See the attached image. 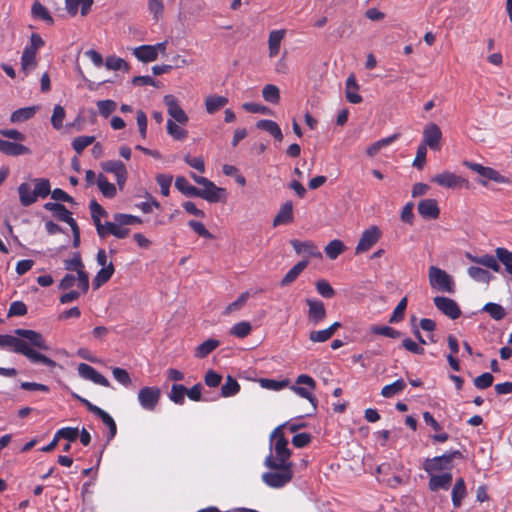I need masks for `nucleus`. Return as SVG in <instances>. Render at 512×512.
I'll list each match as a JSON object with an SVG mask.
<instances>
[{
	"instance_id": "1",
	"label": "nucleus",
	"mask_w": 512,
	"mask_h": 512,
	"mask_svg": "<svg viewBox=\"0 0 512 512\" xmlns=\"http://www.w3.org/2000/svg\"><path fill=\"white\" fill-rule=\"evenodd\" d=\"M13 335H0V347H9L15 353L25 356L31 363H40L54 369L57 363L46 355L36 351L48 350L49 346L43 335L35 330L18 328Z\"/></svg>"
},
{
	"instance_id": "2",
	"label": "nucleus",
	"mask_w": 512,
	"mask_h": 512,
	"mask_svg": "<svg viewBox=\"0 0 512 512\" xmlns=\"http://www.w3.org/2000/svg\"><path fill=\"white\" fill-rule=\"evenodd\" d=\"M265 466L271 470H278V472H266L262 475L263 482L271 488L284 487L293 477V465L274 462L272 453L266 457Z\"/></svg>"
},
{
	"instance_id": "3",
	"label": "nucleus",
	"mask_w": 512,
	"mask_h": 512,
	"mask_svg": "<svg viewBox=\"0 0 512 512\" xmlns=\"http://www.w3.org/2000/svg\"><path fill=\"white\" fill-rule=\"evenodd\" d=\"M0 135L13 140L0 139V152L7 156H21L31 154V150L21 142L25 141L26 136L16 129H1Z\"/></svg>"
},
{
	"instance_id": "4",
	"label": "nucleus",
	"mask_w": 512,
	"mask_h": 512,
	"mask_svg": "<svg viewBox=\"0 0 512 512\" xmlns=\"http://www.w3.org/2000/svg\"><path fill=\"white\" fill-rule=\"evenodd\" d=\"M282 428L283 425L275 428L270 437V442L274 447L275 453V455H273L274 462L293 465V463L290 461L291 450L288 448V440L286 439Z\"/></svg>"
},
{
	"instance_id": "5",
	"label": "nucleus",
	"mask_w": 512,
	"mask_h": 512,
	"mask_svg": "<svg viewBox=\"0 0 512 512\" xmlns=\"http://www.w3.org/2000/svg\"><path fill=\"white\" fill-rule=\"evenodd\" d=\"M462 454L458 450L446 452L440 456L427 458L423 463V469L432 475L435 472L450 470L453 467V460L461 458Z\"/></svg>"
},
{
	"instance_id": "6",
	"label": "nucleus",
	"mask_w": 512,
	"mask_h": 512,
	"mask_svg": "<svg viewBox=\"0 0 512 512\" xmlns=\"http://www.w3.org/2000/svg\"><path fill=\"white\" fill-rule=\"evenodd\" d=\"M428 277L429 284L433 289L450 294L455 292L454 280L445 270L431 266L429 268Z\"/></svg>"
},
{
	"instance_id": "7",
	"label": "nucleus",
	"mask_w": 512,
	"mask_h": 512,
	"mask_svg": "<svg viewBox=\"0 0 512 512\" xmlns=\"http://www.w3.org/2000/svg\"><path fill=\"white\" fill-rule=\"evenodd\" d=\"M316 388L315 380L307 375L301 374L296 378L295 384L291 386V390L298 396L307 399L313 406L314 411L317 408L318 400L312 391Z\"/></svg>"
},
{
	"instance_id": "8",
	"label": "nucleus",
	"mask_w": 512,
	"mask_h": 512,
	"mask_svg": "<svg viewBox=\"0 0 512 512\" xmlns=\"http://www.w3.org/2000/svg\"><path fill=\"white\" fill-rule=\"evenodd\" d=\"M64 267L68 271L77 272L78 288L82 291V294L87 293L89 289V277L84 270L80 254L76 253L73 258L65 260Z\"/></svg>"
},
{
	"instance_id": "9",
	"label": "nucleus",
	"mask_w": 512,
	"mask_h": 512,
	"mask_svg": "<svg viewBox=\"0 0 512 512\" xmlns=\"http://www.w3.org/2000/svg\"><path fill=\"white\" fill-rule=\"evenodd\" d=\"M430 181L441 187L449 189L469 187L468 180L449 171H444L440 174L434 175L433 177H431Z\"/></svg>"
},
{
	"instance_id": "10",
	"label": "nucleus",
	"mask_w": 512,
	"mask_h": 512,
	"mask_svg": "<svg viewBox=\"0 0 512 512\" xmlns=\"http://www.w3.org/2000/svg\"><path fill=\"white\" fill-rule=\"evenodd\" d=\"M161 397V390L158 387L145 386L138 392L140 406L146 411H154Z\"/></svg>"
},
{
	"instance_id": "11",
	"label": "nucleus",
	"mask_w": 512,
	"mask_h": 512,
	"mask_svg": "<svg viewBox=\"0 0 512 512\" xmlns=\"http://www.w3.org/2000/svg\"><path fill=\"white\" fill-rule=\"evenodd\" d=\"M101 168L107 173L114 174L117 185L122 191L127 181L128 172L125 164L120 160H108L101 163Z\"/></svg>"
},
{
	"instance_id": "12",
	"label": "nucleus",
	"mask_w": 512,
	"mask_h": 512,
	"mask_svg": "<svg viewBox=\"0 0 512 512\" xmlns=\"http://www.w3.org/2000/svg\"><path fill=\"white\" fill-rule=\"evenodd\" d=\"M382 232L377 226H371L364 230L355 248L356 254L370 250L381 238Z\"/></svg>"
},
{
	"instance_id": "13",
	"label": "nucleus",
	"mask_w": 512,
	"mask_h": 512,
	"mask_svg": "<svg viewBox=\"0 0 512 512\" xmlns=\"http://www.w3.org/2000/svg\"><path fill=\"white\" fill-rule=\"evenodd\" d=\"M442 132L439 126L435 123L427 124L423 129V141L420 145L429 147L433 151H440L441 149Z\"/></svg>"
},
{
	"instance_id": "14",
	"label": "nucleus",
	"mask_w": 512,
	"mask_h": 512,
	"mask_svg": "<svg viewBox=\"0 0 512 512\" xmlns=\"http://www.w3.org/2000/svg\"><path fill=\"white\" fill-rule=\"evenodd\" d=\"M433 302L435 307L450 319L455 320L461 316V309L455 300L444 296H436Z\"/></svg>"
},
{
	"instance_id": "15",
	"label": "nucleus",
	"mask_w": 512,
	"mask_h": 512,
	"mask_svg": "<svg viewBox=\"0 0 512 512\" xmlns=\"http://www.w3.org/2000/svg\"><path fill=\"white\" fill-rule=\"evenodd\" d=\"M44 209L53 212V215L62 222L67 223L71 230H76V220L72 217V213L65 207V205L57 202H47L44 204Z\"/></svg>"
},
{
	"instance_id": "16",
	"label": "nucleus",
	"mask_w": 512,
	"mask_h": 512,
	"mask_svg": "<svg viewBox=\"0 0 512 512\" xmlns=\"http://www.w3.org/2000/svg\"><path fill=\"white\" fill-rule=\"evenodd\" d=\"M164 103L167 106V112L171 118L175 120V122L185 125L189 118L185 111L179 104L178 99L174 95H166L164 96Z\"/></svg>"
},
{
	"instance_id": "17",
	"label": "nucleus",
	"mask_w": 512,
	"mask_h": 512,
	"mask_svg": "<svg viewBox=\"0 0 512 512\" xmlns=\"http://www.w3.org/2000/svg\"><path fill=\"white\" fill-rule=\"evenodd\" d=\"M78 373L79 375L87 380L92 381L95 384L109 387L110 383L106 377L100 374L94 367L86 363H80L78 365Z\"/></svg>"
},
{
	"instance_id": "18",
	"label": "nucleus",
	"mask_w": 512,
	"mask_h": 512,
	"mask_svg": "<svg viewBox=\"0 0 512 512\" xmlns=\"http://www.w3.org/2000/svg\"><path fill=\"white\" fill-rule=\"evenodd\" d=\"M89 208L96 232L98 236H103L105 223L101 222V217H107L108 213L96 200L90 201Z\"/></svg>"
},
{
	"instance_id": "19",
	"label": "nucleus",
	"mask_w": 512,
	"mask_h": 512,
	"mask_svg": "<svg viewBox=\"0 0 512 512\" xmlns=\"http://www.w3.org/2000/svg\"><path fill=\"white\" fill-rule=\"evenodd\" d=\"M306 304L309 307L308 318L314 324L322 322L326 317L325 305L322 301L316 299H306Z\"/></svg>"
},
{
	"instance_id": "20",
	"label": "nucleus",
	"mask_w": 512,
	"mask_h": 512,
	"mask_svg": "<svg viewBox=\"0 0 512 512\" xmlns=\"http://www.w3.org/2000/svg\"><path fill=\"white\" fill-rule=\"evenodd\" d=\"M418 213L424 219H437L440 214L438 203L435 199H423L418 203Z\"/></svg>"
},
{
	"instance_id": "21",
	"label": "nucleus",
	"mask_w": 512,
	"mask_h": 512,
	"mask_svg": "<svg viewBox=\"0 0 512 512\" xmlns=\"http://www.w3.org/2000/svg\"><path fill=\"white\" fill-rule=\"evenodd\" d=\"M466 258L469 261H471L475 264H478V265H482L486 268H489L494 272H500V270H501L499 260L496 257V255L493 256L490 254H484L481 256H475V255H472L471 253H466Z\"/></svg>"
},
{
	"instance_id": "22",
	"label": "nucleus",
	"mask_w": 512,
	"mask_h": 512,
	"mask_svg": "<svg viewBox=\"0 0 512 512\" xmlns=\"http://www.w3.org/2000/svg\"><path fill=\"white\" fill-rule=\"evenodd\" d=\"M224 192V189L217 187L212 181L209 180V183L203 185V189L198 188V193L196 197H200L208 202L216 203L221 199V193Z\"/></svg>"
},
{
	"instance_id": "23",
	"label": "nucleus",
	"mask_w": 512,
	"mask_h": 512,
	"mask_svg": "<svg viewBox=\"0 0 512 512\" xmlns=\"http://www.w3.org/2000/svg\"><path fill=\"white\" fill-rule=\"evenodd\" d=\"M294 215H293V203L292 201L288 200L285 203H283L276 214L274 220H273V226H279V225H285L293 222Z\"/></svg>"
},
{
	"instance_id": "24",
	"label": "nucleus",
	"mask_w": 512,
	"mask_h": 512,
	"mask_svg": "<svg viewBox=\"0 0 512 512\" xmlns=\"http://www.w3.org/2000/svg\"><path fill=\"white\" fill-rule=\"evenodd\" d=\"M290 244L298 255L305 254L308 257L321 256L317 246L312 241H299L297 239H292Z\"/></svg>"
},
{
	"instance_id": "25",
	"label": "nucleus",
	"mask_w": 512,
	"mask_h": 512,
	"mask_svg": "<svg viewBox=\"0 0 512 512\" xmlns=\"http://www.w3.org/2000/svg\"><path fill=\"white\" fill-rule=\"evenodd\" d=\"M429 479V489L431 491H438L440 489L448 490L452 484V474L450 472L443 473L441 475H435L434 473L430 475Z\"/></svg>"
},
{
	"instance_id": "26",
	"label": "nucleus",
	"mask_w": 512,
	"mask_h": 512,
	"mask_svg": "<svg viewBox=\"0 0 512 512\" xmlns=\"http://www.w3.org/2000/svg\"><path fill=\"white\" fill-rule=\"evenodd\" d=\"M286 35L285 29L272 30L268 37L269 57L274 58L280 52L281 42Z\"/></svg>"
},
{
	"instance_id": "27",
	"label": "nucleus",
	"mask_w": 512,
	"mask_h": 512,
	"mask_svg": "<svg viewBox=\"0 0 512 512\" xmlns=\"http://www.w3.org/2000/svg\"><path fill=\"white\" fill-rule=\"evenodd\" d=\"M308 264V259L301 260L297 264H295L282 278V280L280 281V286L286 287L291 285L299 277V275L306 269Z\"/></svg>"
},
{
	"instance_id": "28",
	"label": "nucleus",
	"mask_w": 512,
	"mask_h": 512,
	"mask_svg": "<svg viewBox=\"0 0 512 512\" xmlns=\"http://www.w3.org/2000/svg\"><path fill=\"white\" fill-rule=\"evenodd\" d=\"M359 85L356 77L351 74L346 80L345 96L346 99L352 104H358L362 102V96L358 94Z\"/></svg>"
},
{
	"instance_id": "29",
	"label": "nucleus",
	"mask_w": 512,
	"mask_h": 512,
	"mask_svg": "<svg viewBox=\"0 0 512 512\" xmlns=\"http://www.w3.org/2000/svg\"><path fill=\"white\" fill-rule=\"evenodd\" d=\"M229 102V99L221 95H209L205 98V109L208 114H215Z\"/></svg>"
},
{
	"instance_id": "30",
	"label": "nucleus",
	"mask_w": 512,
	"mask_h": 512,
	"mask_svg": "<svg viewBox=\"0 0 512 512\" xmlns=\"http://www.w3.org/2000/svg\"><path fill=\"white\" fill-rule=\"evenodd\" d=\"M466 484L463 478H458L452 488L451 498L454 508H459L466 497Z\"/></svg>"
},
{
	"instance_id": "31",
	"label": "nucleus",
	"mask_w": 512,
	"mask_h": 512,
	"mask_svg": "<svg viewBox=\"0 0 512 512\" xmlns=\"http://www.w3.org/2000/svg\"><path fill=\"white\" fill-rule=\"evenodd\" d=\"M130 233V229L120 226L119 224H115L110 221L105 222L104 235L99 236L102 239L107 238L109 235H113L118 239L126 238Z\"/></svg>"
},
{
	"instance_id": "32",
	"label": "nucleus",
	"mask_w": 512,
	"mask_h": 512,
	"mask_svg": "<svg viewBox=\"0 0 512 512\" xmlns=\"http://www.w3.org/2000/svg\"><path fill=\"white\" fill-rule=\"evenodd\" d=\"M38 110H39L38 106H29V107L19 108L11 114L10 121L12 123L25 122V121L33 118Z\"/></svg>"
},
{
	"instance_id": "33",
	"label": "nucleus",
	"mask_w": 512,
	"mask_h": 512,
	"mask_svg": "<svg viewBox=\"0 0 512 512\" xmlns=\"http://www.w3.org/2000/svg\"><path fill=\"white\" fill-rule=\"evenodd\" d=\"M256 127L258 129L268 132L277 141H282V139H283L282 131H281L279 125L275 121L268 120V119H262L257 122Z\"/></svg>"
},
{
	"instance_id": "34",
	"label": "nucleus",
	"mask_w": 512,
	"mask_h": 512,
	"mask_svg": "<svg viewBox=\"0 0 512 512\" xmlns=\"http://www.w3.org/2000/svg\"><path fill=\"white\" fill-rule=\"evenodd\" d=\"M400 137V134L399 133H394L392 134L391 136L389 137H386V138H383V139H380L376 142H374L373 144H371L367 150H366V153L369 157H374L376 156L379 151L387 146H389L390 144H392L394 141H396L398 138Z\"/></svg>"
},
{
	"instance_id": "35",
	"label": "nucleus",
	"mask_w": 512,
	"mask_h": 512,
	"mask_svg": "<svg viewBox=\"0 0 512 512\" xmlns=\"http://www.w3.org/2000/svg\"><path fill=\"white\" fill-rule=\"evenodd\" d=\"M97 186L102 195L108 199H112L117 194V188L113 183H110L106 176L99 174L97 176Z\"/></svg>"
},
{
	"instance_id": "36",
	"label": "nucleus",
	"mask_w": 512,
	"mask_h": 512,
	"mask_svg": "<svg viewBox=\"0 0 512 512\" xmlns=\"http://www.w3.org/2000/svg\"><path fill=\"white\" fill-rule=\"evenodd\" d=\"M19 200L22 206L28 207L36 202L34 190H31L30 184L21 183L18 187Z\"/></svg>"
},
{
	"instance_id": "37",
	"label": "nucleus",
	"mask_w": 512,
	"mask_h": 512,
	"mask_svg": "<svg viewBox=\"0 0 512 512\" xmlns=\"http://www.w3.org/2000/svg\"><path fill=\"white\" fill-rule=\"evenodd\" d=\"M134 55L142 62H152L157 59V52L152 45H141L135 48Z\"/></svg>"
},
{
	"instance_id": "38",
	"label": "nucleus",
	"mask_w": 512,
	"mask_h": 512,
	"mask_svg": "<svg viewBox=\"0 0 512 512\" xmlns=\"http://www.w3.org/2000/svg\"><path fill=\"white\" fill-rule=\"evenodd\" d=\"M31 14L34 19L41 20L49 25H52L54 22L50 12L41 2H34L31 8Z\"/></svg>"
},
{
	"instance_id": "39",
	"label": "nucleus",
	"mask_w": 512,
	"mask_h": 512,
	"mask_svg": "<svg viewBox=\"0 0 512 512\" xmlns=\"http://www.w3.org/2000/svg\"><path fill=\"white\" fill-rule=\"evenodd\" d=\"M220 345V341L216 339H208L201 343L197 348L195 349V357L197 358H205L207 357L211 352H213L216 348H218Z\"/></svg>"
},
{
	"instance_id": "40",
	"label": "nucleus",
	"mask_w": 512,
	"mask_h": 512,
	"mask_svg": "<svg viewBox=\"0 0 512 512\" xmlns=\"http://www.w3.org/2000/svg\"><path fill=\"white\" fill-rule=\"evenodd\" d=\"M406 388L405 381L400 378L391 384L385 385L381 390V395L385 398H391L400 394Z\"/></svg>"
},
{
	"instance_id": "41",
	"label": "nucleus",
	"mask_w": 512,
	"mask_h": 512,
	"mask_svg": "<svg viewBox=\"0 0 512 512\" xmlns=\"http://www.w3.org/2000/svg\"><path fill=\"white\" fill-rule=\"evenodd\" d=\"M115 268L112 262H109L107 267H102L96 274L93 284L98 288L108 282L113 276Z\"/></svg>"
},
{
	"instance_id": "42",
	"label": "nucleus",
	"mask_w": 512,
	"mask_h": 512,
	"mask_svg": "<svg viewBox=\"0 0 512 512\" xmlns=\"http://www.w3.org/2000/svg\"><path fill=\"white\" fill-rule=\"evenodd\" d=\"M467 273L473 280L481 283L488 284L492 279V275L489 271L478 266H470L467 269Z\"/></svg>"
},
{
	"instance_id": "43",
	"label": "nucleus",
	"mask_w": 512,
	"mask_h": 512,
	"mask_svg": "<svg viewBox=\"0 0 512 512\" xmlns=\"http://www.w3.org/2000/svg\"><path fill=\"white\" fill-rule=\"evenodd\" d=\"M175 187L177 190H179L181 193H183L186 196L190 197H196V194L198 193V188L191 185L188 180L183 176H178L175 180Z\"/></svg>"
},
{
	"instance_id": "44",
	"label": "nucleus",
	"mask_w": 512,
	"mask_h": 512,
	"mask_svg": "<svg viewBox=\"0 0 512 512\" xmlns=\"http://www.w3.org/2000/svg\"><path fill=\"white\" fill-rule=\"evenodd\" d=\"M35 183L34 195L36 199L46 198L49 194H51V185L50 181L46 178H36L33 180Z\"/></svg>"
},
{
	"instance_id": "45",
	"label": "nucleus",
	"mask_w": 512,
	"mask_h": 512,
	"mask_svg": "<svg viewBox=\"0 0 512 512\" xmlns=\"http://www.w3.org/2000/svg\"><path fill=\"white\" fill-rule=\"evenodd\" d=\"M262 97L269 103L278 104L280 101V90L274 84H267L262 89Z\"/></svg>"
},
{
	"instance_id": "46",
	"label": "nucleus",
	"mask_w": 512,
	"mask_h": 512,
	"mask_svg": "<svg viewBox=\"0 0 512 512\" xmlns=\"http://www.w3.org/2000/svg\"><path fill=\"white\" fill-rule=\"evenodd\" d=\"M482 177L485 180H479V183L483 186H487L488 183L486 180H492V181H494L496 183H500V184H505V183L509 182L508 178H506L505 176L500 174L497 170H495L491 167L486 168V171L484 172Z\"/></svg>"
},
{
	"instance_id": "47",
	"label": "nucleus",
	"mask_w": 512,
	"mask_h": 512,
	"mask_svg": "<svg viewBox=\"0 0 512 512\" xmlns=\"http://www.w3.org/2000/svg\"><path fill=\"white\" fill-rule=\"evenodd\" d=\"M37 66L36 55L33 52H29L28 50H23L21 56V68L25 75L35 69Z\"/></svg>"
},
{
	"instance_id": "48",
	"label": "nucleus",
	"mask_w": 512,
	"mask_h": 512,
	"mask_svg": "<svg viewBox=\"0 0 512 512\" xmlns=\"http://www.w3.org/2000/svg\"><path fill=\"white\" fill-rule=\"evenodd\" d=\"M240 391V385L232 376H227L226 382L221 387V395L223 397H231Z\"/></svg>"
},
{
	"instance_id": "49",
	"label": "nucleus",
	"mask_w": 512,
	"mask_h": 512,
	"mask_svg": "<svg viewBox=\"0 0 512 512\" xmlns=\"http://www.w3.org/2000/svg\"><path fill=\"white\" fill-rule=\"evenodd\" d=\"M345 249V246L341 240L335 239L330 241L325 247L324 251L330 259H336Z\"/></svg>"
},
{
	"instance_id": "50",
	"label": "nucleus",
	"mask_w": 512,
	"mask_h": 512,
	"mask_svg": "<svg viewBox=\"0 0 512 512\" xmlns=\"http://www.w3.org/2000/svg\"><path fill=\"white\" fill-rule=\"evenodd\" d=\"M483 311L487 312L496 321L502 320L506 315L505 309L500 304L493 302L486 303Z\"/></svg>"
},
{
	"instance_id": "51",
	"label": "nucleus",
	"mask_w": 512,
	"mask_h": 512,
	"mask_svg": "<svg viewBox=\"0 0 512 512\" xmlns=\"http://www.w3.org/2000/svg\"><path fill=\"white\" fill-rule=\"evenodd\" d=\"M167 133L175 140L183 141L187 138L188 132L178 126L173 120L167 121Z\"/></svg>"
},
{
	"instance_id": "52",
	"label": "nucleus",
	"mask_w": 512,
	"mask_h": 512,
	"mask_svg": "<svg viewBox=\"0 0 512 512\" xmlns=\"http://www.w3.org/2000/svg\"><path fill=\"white\" fill-rule=\"evenodd\" d=\"M252 331V326L248 321H241L233 325L230 334L237 338H245Z\"/></svg>"
},
{
	"instance_id": "53",
	"label": "nucleus",
	"mask_w": 512,
	"mask_h": 512,
	"mask_svg": "<svg viewBox=\"0 0 512 512\" xmlns=\"http://www.w3.org/2000/svg\"><path fill=\"white\" fill-rule=\"evenodd\" d=\"M99 114L107 118L109 117L117 108V103L114 100H99L96 103Z\"/></svg>"
},
{
	"instance_id": "54",
	"label": "nucleus",
	"mask_w": 512,
	"mask_h": 512,
	"mask_svg": "<svg viewBox=\"0 0 512 512\" xmlns=\"http://www.w3.org/2000/svg\"><path fill=\"white\" fill-rule=\"evenodd\" d=\"M186 387L182 384H173L169 398L175 404L182 405L185 401Z\"/></svg>"
},
{
	"instance_id": "55",
	"label": "nucleus",
	"mask_w": 512,
	"mask_h": 512,
	"mask_svg": "<svg viewBox=\"0 0 512 512\" xmlns=\"http://www.w3.org/2000/svg\"><path fill=\"white\" fill-rule=\"evenodd\" d=\"M94 141V136H78L73 139L72 147L78 154H81L88 146L93 144Z\"/></svg>"
},
{
	"instance_id": "56",
	"label": "nucleus",
	"mask_w": 512,
	"mask_h": 512,
	"mask_svg": "<svg viewBox=\"0 0 512 512\" xmlns=\"http://www.w3.org/2000/svg\"><path fill=\"white\" fill-rule=\"evenodd\" d=\"M97 417H99L102 422L109 428V436L108 441L112 440L117 433V425L114 419L103 409L98 413Z\"/></svg>"
},
{
	"instance_id": "57",
	"label": "nucleus",
	"mask_w": 512,
	"mask_h": 512,
	"mask_svg": "<svg viewBox=\"0 0 512 512\" xmlns=\"http://www.w3.org/2000/svg\"><path fill=\"white\" fill-rule=\"evenodd\" d=\"M250 297V294L249 292H243L237 300H235L234 302L230 303L226 308L225 310L223 311V315H229L235 311H238L240 310L247 302V300L249 299Z\"/></svg>"
},
{
	"instance_id": "58",
	"label": "nucleus",
	"mask_w": 512,
	"mask_h": 512,
	"mask_svg": "<svg viewBox=\"0 0 512 512\" xmlns=\"http://www.w3.org/2000/svg\"><path fill=\"white\" fill-rule=\"evenodd\" d=\"M65 115V109L61 105H55L51 117V124L56 130H59L63 127Z\"/></svg>"
},
{
	"instance_id": "59",
	"label": "nucleus",
	"mask_w": 512,
	"mask_h": 512,
	"mask_svg": "<svg viewBox=\"0 0 512 512\" xmlns=\"http://www.w3.org/2000/svg\"><path fill=\"white\" fill-rule=\"evenodd\" d=\"M104 64L108 70L117 71V70H122V69H124V70L128 69L127 62L124 59L116 57V56L107 57Z\"/></svg>"
},
{
	"instance_id": "60",
	"label": "nucleus",
	"mask_w": 512,
	"mask_h": 512,
	"mask_svg": "<svg viewBox=\"0 0 512 512\" xmlns=\"http://www.w3.org/2000/svg\"><path fill=\"white\" fill-rule=\"evenodd\" d=\"M315 287L317 292L324 298L330 299L335 295V290L325 279L318 280Z\"/></svg>"
},
{
	"instance_id": "61",
	"label": "nucleus",
	"mask_w": 512,
	"mask_h": 512,
	"mask_svg": "<svg viewBox=\"0 0 512 512\" xmlns=\"http://www.w3.org/2000/svg\"><path fill=\"white\" fill-rule=\"evenodd\" d=\"M371 332L376 335H382L393 339L399 338L401 335V333L398 330L390 326H372Z\"/></svg>"
},
{
	"instance_id": "62",
	"label": "nucleus",
	"mask_w": 512,
	"mask_h": 512,
	"mask_svg": "<svg viewBox=\"0 0 512 512\" xmlns=\"http://www.w3.org/2000/svg\"><path fill=\"white\" fill-rule=\"evenodd\" d=\"M78 435L79 430L76 427H64L55 433V436L58 438V440L62 438L68 440L69 442L75 441L78 438Z\"/></svg>"
},
{
	"instance_id": "63",
	"label": "nucleus",
	"mask_w": 512,
	"mask_h": 512,
	"mask_svg": "<svg viewBox=\"0 0 512 512\" xmlns=\"http://www.w3.org/2000/svg\"><path fill=\"white\" fill-rule=\"evenodd\" d=\"M407 297H403L399 303L397 304V306L395 307L390 319H389V322L390 323H397L399 321H401L404 317V312L406 310V307H407Z\"/></svg>"
},
{
	"instance_id": "64",
	"label": "nucleus",
	"mask_w": 512,
	"mask_h": 512,
	"mask_svg": "<svg viewBox=\"0 0 512 512\" xmlns=\"http://www.w3.org/2000/svg\"><path fill=\"white\" fill-rule=\"evenodd\" d=\"M173 177L168 174H158L156 176V181L160 186L161 194L167 197L170 193V186L172 183Z\"/></svg>"
}]
</instances>
